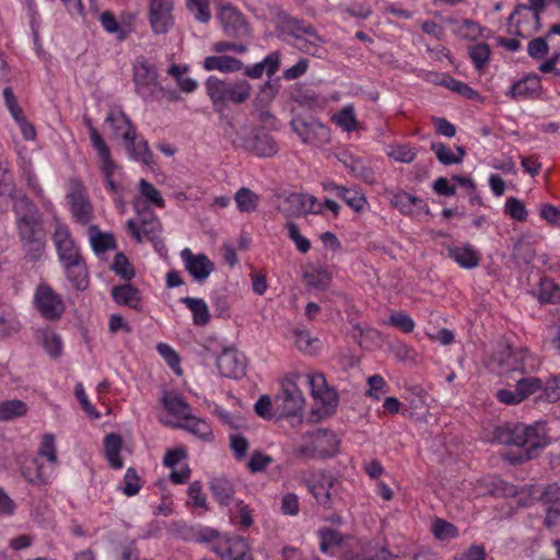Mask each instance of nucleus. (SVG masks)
I'll return each mask as SVG.
<instances>
[{"label":"nucleus","mask_w":560,"mask_h":560,"mask_svg":"<svg viewBox=\"0 0 560 560\" xmlns=\"http://www.w3.org/2000/svg\"><path fill=\"white\" fill-rule=\"evenodd\" d=\"M112 298L119 304L129 306L138 312L142 311V296L138 288L131 283L115 285L112 288Z\"/></svg>","instance_id":"obj_18"},{"label":"nucleus","mask_w":560,"mask_h":560,"mask_svg":"<svg viewBox=\"0 0 560 560\" xmlns=\"http://www.w3.org/2000/svg\"><path fill=\"white\" fill-rule=\"evenodd\" d=\"M345 191L346 192L340 194L339 198H341L357 213L362 212L369 205L366 197L358 190L345 187Z\"/></svg>","instance_id":"obj_49"},{"label":"nucleus","mask_w":560,"mask_h":560,"mask_svg":"<svg viewBox=\"0 0 560 560\" xmlns=\"http://www.w3.org/2000/svg\"><path fill=\"white\" fill-rule=\"evenodd\" d=\"M162 404L170 415L184 420L190 418L191 408L182 395L165 393L162 397Z\"/></svg>","instance_id":"obj_27"},{"label":"nucleus","mask_w":560,"mask_h":560,"mask_svg":"<svg viewBox=\"0 0 560 560\" xmlns=\"http://www.w3.org/2000/svg\"><path fill=\"white\" fill-rule=\"evenodd\" d=\"M65 269L67 279L72 285L80 291H83L89 285V270L83 257L61 264Z\"/></svg>","instance_id":"obj_20"},{"label":"nucleus","mask_w":560,"mask_h":560,"mask_svg":"<svg viewBox=\"0 0 560 560\" xmlns=\"http://www.w3.org/2000/svg\"><path fill=\"white\" fill-rule=\"evenodd\" d=\"M223 138L236 150H242L256 158H273L279 152V144L264 127L247 124H233L232 130L224 128Z\"/></svg>","instance_id":"obj_3"},{"label":"nucleus","mask_w":560,"mask_h":560,"mask_svg":"<svg viewBox=\"0 0 560 560\" xmlns=\"http://www.w3.org/2000/svg\"><path fill=\"white\" fill-rule=\"evenodd\" d=\"M541 79L536 73H527L520 80L515 81L506 93L512 100H534L541 94Z\"/></svg>","instance_id":"obj_15"},{"label":"nucleus","mask_w":560,"mask_h":560,"mask_svg":"<svg viewBox=\"0 0 560 560\" xmlns=\"http://www.w3.org/2000/svg\"><path fill=\"white\" fill-rule=\"evenodd\" d=\"M412 200L413 195L405 191V190H398L392 194L390 198V205L398 209L402 214L405 215H412L413 209H412Z\"/></svg>","instance_id":"obj_47"},{"label":"nucleus","mask_w":560,"mask_h":560,"mask_svg":"<svg viewBox=\"0 0 560 560\" xmlns=\"http://www.w3.org/2000/svg\"><path fill=\"white\" fill-rule=\"evenodd\" d=\"M290 126L302 142L307 144L319 145L330 139L329 128L312 115H294Z\"/></svg>","instance_id":"obj_6"},{"label":"nucleus","mask_w":560,"mask_h":560,"mask_svg":"<svg viewBox=\"0 0 560 560\" xmlns=\"http://www.w3.org/2000/svg\"><path fill=\"white\" fill-rule=\"evenodd\" d=\"M432 532L434 536L441 540L452 538L457 535V528L452 523H448L442 518H436L433 522Z\"/></svg>","instance_id":"obj_60"},{"label":"nucleus","mask_w":560,"mask_h":560,"mask_svg":"<svg viewBox=\"0 0 560 560\" xmlns=\"http://www.w3.org/2000/svg\"><path fill=\"white\" fill-rule=\"evenodd\" d=\"M281 65V54L280 51H272L268 54L260 62H257L253 66L244 65V73L252 79H259L262 77L264 72L267 73L269 78L276 74Z\"/></svg>","instance_id":"obj_19"},{"label":"nucleus","mask_w":560,"mask_h":560,"mask_svg":"<svg viewBox=\"0 0 560 560\" xmlns=\"http://www.w3.org/2000/svg\"><path fill=\"white\" fill-rule=\"evenodd\" d=\"M512 374H518V378L515 380V387L518 390V397L523 400L527 399L532 395H536L537 401H545L544 394L546 393L547 382L544 383L539 377L525 376L526 370L524 363L511 370Z\"/></svg>","instance_id":"obj_10"},{"label":"nucleus","mask_w":560,"mask_h":560,"mask_svg":"<svg viewBox=\"0 0 560 560\" xmlns=\"http://www.w3.org/2000/svg\"><path fill=\"white\" fill-rule=\"evenodd\" d=\"M353 177L361 179L365 184L373 185L376 182L375 173L371 166L359 159L349 172Z\"/></svg>","instance_id":"obj_58"},{"label":"nucleus","mask_w":560,"mask_h":560,"mask_svg":"<svg viewBox=\"0 0 560 560\" xmlns=\"http://www.w3.org/2000/svg\"><path fill=\"white\" fill-rule=\"evenodd\" d=\"M272 462H273V458L271 456L264 454L260 451H255L252 454L249 462L247 463V468L253 474L261 472Z\"/></svg>","instance_id":"obj_62"},{"label":"nucleus","mask_w":560,"mask_h":560,"mask_svg":"<svg viewBox=\"0 0 560 560\" xmlns=\"http://www.w3.org/2000/svg\"><path fill=\"white\" fill-rule=\"evenodd\" d=\"M89 233L91 246L96 254L106 253L117 248L114 234L101 232L97 225H90Z\"/></svg>","instance_id":"obj_30"},{"label":"nucleus","mask_w":560,"mask_h":560,"mask_svg":"<svg viewBox=\"0 0 560 560\" xmlns=\"http://www.w3.org/2000/svg\"><path fill=\"white\" fill-rule=\"evenodd\" d=\"M180 302L192 313V323L196 326H205L210 322L209 308L202 299L186 296Z\"/></svg>","instance_id":"obj_31"},{"label":"nucleus","mask_w":560,"mask_h":560,"mask_svg":"<svg viewBox=\"0 0 560 560\" xmlns=\"http://www.w3.org/2000/svg\"><path fill=\"white\" fill-rule=\"evenodd\" d=\"M187 8L200 23H208L210 21L209 0H187Z\"/></svg>","instance_id":"obj_52"},{"label":"nucleus","mask_w":560,"mask_h":560,"mask_svg":"<svg viewBox=\"0 0 560 560\" xmlns=\"http://www.w3.org/2000/svg\"><path fill=\"white\" fill-rule=\"evenodd\" d=\"M203 69L207 71L218 70L222 73H232L243 70L242 60L228 55L208 56L203 60Z\"/></svg>","instance_id":"obj_23"},{"label":"nucleus","mask_w":560,"mask_h":560,"mask_svg":"<svg viewBox=\"0 0 560 560\" xmlns=\"http://www.w3.org/2000/svg\"><path fill=\"white\" fill-rule=\"evenodd\" d=\"M105 121L110 124L115 128L116 132H119L122 129V126L119 122L125 125L126 130L121 132V136L129 156L145 165H150L152 163L153 154L149 148L148 141L142 138L137 139L136 127L124 112H119L117 115L110 112Z\"/></svg>","instance_id":"obj_4"},{"label":"nucleus","mask_w":560,"mask_h":560,"mask_svg":"<svg viewBox=\"0 0 560 560\" xmlns=\"http://www.w3.org/2000/svg\"><path fill=\"white\" fill-rule=\"evenodd\" d=\"M547 37H536L527 45V54L535 60L542 59L549 52Z\"/></svg>","instance_id":"obj_61"},{"label":"nucleus","mask_w":560,"mask_h":560,"mask_svg":"<svg viewBox=\"0 0 560 560\" xmlns=\"http://www.w3.org/2000/svg\"><path fill=\"white\" fill-rule=\"evenodd\" d=\"M15 324L12 308L4 303H0V336L4 337L10 331L16 330Z\"/></svg>","instance_id":"obj_57"},{"label":"nucleus","mask_w":560,"mask_h":560,"mask_svg":"<svg viewBox=\"0 0 560 560\" xmlns=\"http://www.w3.org/2000/svg\"><path fill=\"white\" fill-rule=\"evenodd\" d=\"M210 490L222 506H229L231 504L235 492L233 483L223 477L212 478L210 481Z\"/></svg>","instance_id":"obj_29"},{"label":"nucleus","mask_w":560,"mask_h":560,"mask_svg":"<svg viewBox=\"0 0 560 560\" xmlns=\"http://www.w3.org/2000/svg\"><path fill=\"white\" fill-rule=\"evenodd\" d=\"M546 9V0H528V4H517L511 15L508 19L510 25L514 24L516 15H521L523 11L532 12V16L535 21V31L540 27V15Z\"/></svg>","instance_id":"obj_32"},{"label":"nucleus","mask_w":560,"mask_h":560,"mask_svg":"<svg viewBox=\"0 0 560 560\" xmlns=\"http://www.w3.org/2000/svg\"><path fill=\"white\" fill-rule=\"evenodd\" d=\"M224 541L228 547L223 556L228 560H254L250 553V546L243 536L226 534Z\"/></svg>","instance_id":"obj_22"},{"label":"nucleus","mask_w":560,"mask_h":560,"mask_svg":"<svg viewBox=\"0 0 560 560\" xmlns=\"http://www.w3.org/2000/svg\"><path fill=\"white\" fill-rule=\"evenodd\" d=\"M139 190L142 197L147 199V201L155 205L159 208H163L165 206V200L163 199L161 192L151 184L150 182L141 178L139 182Z\"/></svg>","instance_id":"obj_53"},{"label":"nucleus","mask_w":560,"mask_h":560,"mask_svg":"<svg viewBox=\"0 0 560 560\" xmlns=\"http://www.w3.org/2000/svg\"><path fill=\"white\" fill-rule=\"evenodd\" d=\"M43 346L46 352L52 357L58 358L61 354L62 346L61 339L58 335L54 332H45L43 335Z\"/></svg>","instance_id":"obj_63"},{"label":"nucleus","mask_w":560,"mask_h":560,"mask_svg":"<svg viewBox=\"0 0 560 560\" xmlns=\"http://www.w3.org/2000/svg\"><path fill=\"white\" fill-rule=\"evenodd\" d=\"M447 256L464 269H472L479 265L480 258L470 244L447 248Z\"/></svg>","instance_id":"obj_24"},{"label":"nucleus","mask_w":560,"mask_h":560,"mask_svg":"<svg viewBox=\"0 0 560 560\" xmlns=\"http://www.w3.org/2000/svg\"><path fill=\"white\" fill-rule=\"evenodd\" d=\"M537 298L540 303L560 302V285L549 278H541Z\"/></svg>","instance_id":"obj_40"},{"label":"nucleus","mask_w":560,"mask_h":560,"mask_svg":"<svg viewBox=\"0 0 560 560\" xmlns=\"http://www.w3.org/2000/svg\"><path fill=\"white\" fill-rule=\"evenodd\" d=\"M431 151L434 152L438 161L443 165L460 164V159L455 158V154L443 142H432L430 145Z\"/></svg>","instance_id":"obj_54"},{"label":"nucleus","mask_w":560,"mask_h":560,"mask_svg":"<svg viewBox=\"0 0 560 560\" xmlns=\"http://www.w3.org/2000/svg\"><path fill=\"white\" fill-rule=\"evenodd\" d=\"M34 303L40 315L52 322L58 320L66 308L60 296L47 284L38 285Z\"/></svg>","instance_id":"obj_9"},{"label":"nucleus","mask_w":560,"mask_h":560,"mask_svg":"<svg viewBox=\"0 0 560 560\" xmlns=\"http://www.w3.org/2000/svg\"><path fill=\"white\" fill-rule=\"evenodd\" d=\"M546 402H556L560 400V373L547 380V388L544 394Z\"/></svg>","instance_id":"obj_64"},{"label":"nucleus","mask_w":560,"mask_h":560,"mask_svg":"<svg viewBox=\"0 0 560 560\" xmlns=\"http://www.w3.org/2000/svg\"><path fill=\"white\" fill-rule=\"evenodd\" d=\"M318 536L320 538L319 549L324 553L330 552L334 547H338L343 542L342 534L334 528H320Z\"/></svg>","instance_id":"obj_44"},{"label":"nucleus","mask_w":560,"mask_h":560,"mask_svg":"<svg viewBox=\"0 0 560 560\" xmlns=\"http://www.w3.org/2000/svg\"><path fill=\"white\" fill-rule=\"evenodd\" d=\"M51 238L60 264L83 257L67 225L58 222Z\"/></svg>","instance_id":"obj_11"},{"label":"nucleus","mask_w":560,"mask_h":560,"mask_svg":"<svg viewBox=\"0 0 560 560\" xmlns=\"http://www.w3.org/2000/svg\"><path fill=\"white\" fill-rule=\"evenodd\" d=\"M112 269L116 272V275L120 276L127 281L131 280L136 276L133 267H131L127 256L122 253L115 255Z\"/></svg>","instance_id":"obj_50"},{"label":"nucleus","mask_w":560,"mask_h":560,"mask_svg":"<svg viewBox=\"0 0 560 560\" xmlns=\"http://www.w3.org/2000/svg\"><path fill=\"white\" fill-rule=\"evenodd\" d=\"M276 415L278 418H290L298 416L304 408L305 399L295 383L288 382L277 395Z\"/></svg>","instance_id":"obj_8"},{"label":"nucleus","mask_w":560,"mask_h":560,"mask_svg":"<svg viewBox=\"0 0 560 560\" xmlns=\"http://www.w3.org/2000/svg\"><path fill=\"white\" fill-rule=\"evenodd\" d=\"M101 162V171L104 175L107 188L112 192L118 191V184L113 179L114 172L117 167L116 163L112 159L110 151L98 155Z\"/></svg>","instance_id":"obj_45"},{"label":"nucleus","mask_w":560,"mask_h":560,"mask_svg":"<svg viewBox=\"0 0 560 560\" xmlns=\"http://www.w3.org/2000/svg\"><path fill=\"white\" fill-rule=\"evenodd\" d=\"M67 200L74 221L81 225H88L93 218L94 208L80 179L71 178L69 180Z\"/></svg>","instance_id":"obj_7"},{"label":"nucleus","mask_w":560,"mask_h":560,"mask_svg":"<svg viewBox=\"0 0 560 560\" xmlns=\"http://www.w3.org/2000/svg\"><path fill=\"white\" fill-rule=\"evenodd\" d=\"M539 501L547 508L546 527L560 525V487L557 483L548 485L540 493Z\"/></svg>","instance_id":"obj_16"},{"label":"nucleus","mask_w":560,"mask_h":560,"mask_svg":"<svg viewBox=\"0 0 560 560\" xmlns=\"http://www.w3.org/2000/svg\"><path fill=\"white\" fill-rule=\"evenodd\" d=\"M158 352L161 354V357L166 361L168 366L177 374H182L180 369V357L178 353L168 345L160 342L156 346Z\"/></svg>","instance_id":"obj_55"},{"label":"nucleus","mask_w":560,"mask_h":560,"mask_svg":"<svg viewBox=\"0 0 560 560\" xmlns=\"http://www.w3.org/2000/svg\"><path fill=\"white\" fill-rule=\"evenodd\" d=\"M536 238L532 234H522L513 245L512 258L517 265H529L536 256Z\"/></svg>","instance_id":"obj_21"},{"label":"nucleus","mask_w":560,"mask_h":560,"mask_svg":"<svg viewBox=\"0 0 560 560\" xmlns=\"http://www.w3.org/2000/svg\"><path fill=\"white\" fill-rule=\"evenodd\" d=\"M337 479L334 476H322L320 480L316 483L306 481L308 491L313 494L318 504L326 509L331 508V492L330 489L335 486Z\"/></svg>","instance_id":"obj_25"},{"label":"nucleus","mask_w":560,"mask_h":560,"mask_svg":"<svg viewBox=\"0 0 560 560\" xmlns=\"http://www.w3.org/2000/svg\"><path fill=\"white\" fill-rule=\"evenodd\" d=\"M280 89V79H272L266 81L259 89L256 97L253 101L254 107H268L273 100L276 98L277 94L279 93Z\"/></svg>","instance_id":"obj_33"},{"label":"nucleus","mask_w":560,"mask_h":560,"mask_svg":"<svg viewBox=\"0 0 560 560\" xmlns=\"http://www.w3.org/2000/svg\"><path fill=\"white\" fill-rule=\"evenodd\" d=\"M143 486V481L141 477L138 475L137 469L135 467H129L124 476V480L121 486H119V490L126 495V497H135L139 493Z\"/></svg>","instance_id":"obj_43"},{"label":"nucleus","mask_w":560,"mask_h":560,"mask_svg":"<svg viewBox=\"0 0 560 560\" xmlns=\"http://www.w3.org/2000/svg\"><path fill=\"white\" fill-rule=\"evenodd\" d=\"M306 207V195L292 192L283 199L282 212L287 217H298L304 214Z\"/></svg>","instance_id":"obj_42"},{"label":"nucleus","mask_w":560,"mask_h":560,"mask_svg":"<svg viewBox=\"0 0 560 560\" xmlns=\"http://www.w3.org/2000/svg\"><path fill=\"white\" fill-rule=\"evenodd\" d=\"M211 303L217 317L224 319L231 317L230 303L225 292L214 291L211 295Z\"/></svg>","instance_id":"obj_56"},{"label":"nucleus","mask_w":560,"mask_h":560,"mask_svg":"<svg viewBox=\"0 0 560 560\" xmlns=\"http://www.w3.org/2000/svg\"><path fill=\"white\" fill-rule=\"evenodd\" d=\"M185 423H178L177 427L191 432L194 435L201 440L209 441L212 438V430L210 424L199 418L190 415L189 419H185Z\"/></svg>","instance_id":"obj_41"},{"label":"nucleus","mask_w":560,"mask_h":560,"mask_svg":"<svg viewBox=\"0 0 560 560\" xmlns=\"http://www.w3.org/2000/svg\"><path fill=\"white\" fill-rule=\"evenodd\" d=\"M205 89L212 103V108L219 117L221 129L232 130L235 117L226 114L229 103L241 105L246 103L252 95L253 86L246 79H220L210 75L205 82Z\"/></svg>","instance_id":"obj_2"},{"label":"nucleus","mask_w":560,"mask_h":560,"mask_svg":"<svg viewBox=\"0 0 560 560\" xmlns=\"http://www.w3.org/2000/svg\"><path fill=\"white\" fill-rule=\"evenodd\" d=\"M185 269L197 282L206 281L214 270V264L206 254H194L189 248L180 252Z\"/></svg>","instance_id":"obj_13"},{"label":"nucleus","mask_w":560,"mask_h":560,"mask_svg":"<svg viewBox=\"0 0 560 560\" xmlns=\"http://www.w3.org/2000/svg\"><path fill=\"white\" fill-rule=\"evenodd\" d=\"M223 32L226 36L236 37L248 32V24L242 13L232 5L223 7L219 13Z\"/></svg>","instance_id":"obj_17"},{"label":"nucleus","mask_w":560,"mask_h":560,"mask_svg":"<svg viewBox=\"0 0 560 560\" xmlns=\"http://www.w3.org/2000/svg\"><path fill=\"white\" fill-rule=\"evenodd\" d=\"M173 0H151L149 21L154 34H166L174 24Z\"/></svg>","instance_id":"obj_12"},{"label":"nucleus","mask_w":560,"mask_h":560,"mask_svg":"<svg viewBox=\"0 0 560 560\" xmlns=\"http://www.w3.org/2000/svg\"><path fill=\"white\" fill-rule=\"evenodd\" d=\"M504 213L517 222H525L528 214L524 202L516 197H509L506 199Z\"/></svg>","instance_id":"obj_48"},{"label":"nucleus","mask_w":560,"mask_h":560,"mask_svg":"<svg viewBox=\"0 0 560 560\" xmlns=\"http://www.w3.org/2000/svg\"><path fill=\"white\" fill-rule=\"evenodd\" d=\"M215 363L223 377L240 378L245 374V357L235 348H224Z\"/></svg>","instance_id":"obj_14"},{"label":"nucleus","mask_w":560,"mask_h":560,"mask_svg":"<svg viewBox=\"0 0 560 560\" xmlns=\"http://www.w3.org/2000/svg\"><path fill=\"white\" fill-rule=\"evenodd\" d=\"M132 72L136 93L145 102L159 101L163 86L159 82L156 67L145 57L139 56L133 63Z\"/></svg>","instance_id":"obj_5"},{"label":"nucleus","mask_w":560,"mask_h":560,"mask_svg":"<svg viewBox=\"0 0 560 560\" xmlns=\"http://www.w3.org/2000/svg\"><path fill=\"white\" fill-rule=\"evenodd\" d=\"M236 207L240 212H254L260 201V197L247 187L240 188L234 196Z\"/></svg>","instance_id":"obj_34"},{"label":"nucleus","mask_w":560,"mask_h":560,"mask_svg":"<svg viewBox=\"0 0 560 560\" xmlns=\"http://www.w3.org/2000/svg\"><path fill=\"white\" fill-rule=\"evenodd\" d=\"M303 279L310 288L318 291H325L331 283V275L325 268H317L303 275Z\"/></svg>","instance_id":"obj_39"},{"label":"nucleus","mask_w":560,"mask_h":560,"mask_svg":"<svg viewBox=\"0 0 560 560\" xmlns=\"http://www.w3.org/2000/svg\"><path fill=\"white\" fill-rule=\"evenodd\" d=\"M21 247L26 261H38L46 250V236L21 241Z\"/></svg>","instance_id":"obj_35"},{"label":"nucleus","mask_w":560,"mask_h":560,"mask_svg":"<svg viewBox=\"0 0 560 560\" xmlns=\"http://www.w3.org/2000/svg\"><path fill=\"white\" fill-rule=\"evenodd\" d=\"M28 406L20 399L4 400L0 402V420L10 421L27 413Z\"/></svg>","instance_id":"obj_37"},{"label":"nucleus","mask_w":560,"mask_h":560,"mask_svg":"<svg viewBox=\"0 0 560 560\" xmlns=\"http://www.w3.org/2000/svg\"><path fill=\"white\" fill-rule=\"evenodd\" d=\"M440 84L442 86H445L446 89L464 96L467 100L480 101L482 98L478 91L474 90L468 84H466L459 80H456L455 78H453L451 75H445L441 80Z\"/></svg>","instance_id":"obj_36"},{"label":"nucleus","mask_w":560,"mask_h":560,"mask_svg":"<svg viewBox=\"0 0 560 560\" xmlns=\"http://www.w3.org/2000/svg\"><path fill=\"white\" fill-rule=\"evenodd\" d=\"M498 440L505 445H514L517 453L506 454V460L512 465H521L538 456L539 451L549 444L546 422L537 421L533 424L508 423L499 430Z\"/></svg>","instance_id":"obj_1"},{"label":"nucleus","mask_w":560,"mask_h":560,"mask_svg":"<svg viewBox=\"0 0 560 560\" xmlns=\"http://www.w3.org/2000/svg\"><path fill=\"white\" fill-rule=\"evenodd\" d=\"M122 448V438L117 433H108L104 438V455L114 469L124 467V460L120 456Z\"/></svg>","instance_id":"obj_26"},{"label":"nucleus","mask_w":560,"mask_h":560,"mask_svg":"<svg viewBox=\"0 0 560 560\" xmlns=\"http://www.w3.org/2000/svg\"><path fill=\"white\" fill-rule=\"evenodd\" d=\"M317 454L320 458H330L338 453L339 441L337 436L327 430L317 431L314 434Z\"/></svg>","instance_id":"obj_28"},{"label":"nucleus","mask_w":560,"mask_h":560,"mask_svg":"<svg viewBox=\"0 0 560 560\" xmlns=\"http://www.w3.org/2000/svg\"><path fill=\"white\" fill-rule=\"evenodd\" d=\"M285 228L289 238L294 242L296 248L303 254L307 253L311 248V242L300 233L299 225L293 221H289Z\"/></svg>","instance_id":"obj_59"},{"label":"nucleus","mask_w":560,"mask_h":560,"mask_svg":"<svg viewBox=\"0 0 560 560\" xmlns=\"http://www.w3.org/2000/svg\"><path fill=\"white\" fill-rule=\"evenodd\" d=\"M469 57L477 70H481L490 59V46L487 43H478L468 49Z\"/></svg>","instance_id":"obj_46"},{"label":"nucleus","mask_w":560,"mask_h":560,"mask_svg":"<svg viewBox=\"0 0 560 560\" xmlns=\"http://www.w3.org/2000/svg\"><path fill=\"white\" fill-rule=\"evenodd\" d=\"M83 124L89 129L90 140L93 149L97 152V155L109 152V148L106 144L105 140L98 132V130L94 127L92 119L88 116L83 117Z\"/></svg>","instance_id":"obj_51"},{"label":"nucleus","mask_w":560,"mask_h":560,"mask_svg":"<svg viewBox=\"0 0 560 560\" xmlns=\"http://www.w3.org/2000/svg\"><path fill=\"white\" fill-rule=\"evenodd\" d=\"M22 475L26 481L33 486H43L47 483V478L43 472V465L36 458H32L22 466Z\"/></svg>","instance_id":"obj_38"}]
</instances>
